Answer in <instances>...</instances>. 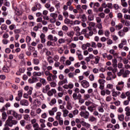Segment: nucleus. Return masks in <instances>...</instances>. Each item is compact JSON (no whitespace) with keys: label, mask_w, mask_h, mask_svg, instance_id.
I'll use <instances>...</instances> for the list:
<instances>
[{"label":"nucleus","mask_w":130,"mask_h":130,"mask_svg":"<svg viewBox=\"0 0 130 130\" xmlns=\"http://www.w3.org/2000/svg\"><path fill=\"white\" fill-rule=\"evenodd\" d=\"M33 62L34 64H36V66H37L39 64L40 61L39 60V59L37 58H35L33 59Z\"/></svg>","instance_id":"393cba45"},{"label":"nucleus","mask_w":130,"mask_h":130,"mask_svg":"<svg viewBox=\"0 0 130 130\" xmlns=\"http://www.w3.org/2000/svg\"><path fill=\"white\" fill-rule=\"evenodd\" d=\"M36 6L37 10H40L41 9V4L39 3H36Z\"/></svg>","instance_id":"ea45409f"},{"label":"nucleus","mask_w":130,"mask_h":130,"mask_svg":"<svg viewBox=\"0 0 130 130\" xmlns=\"http://www.w3.org/2000/svg\"><path fill=\"white\" fill-rule=\"evenodd\" d=\"M109 52L111 54H113V55H116V53H115V51L113 49H111L109 51Z\"/></svg>","instance_id":"052dcab7"},{"label":"nucleus","mask_w":130,"mask_h":130,"mask_svg":"<svg viewBox=\"0 0 130 130\" xmlns=\"http://www.w3.org/2000/svg\"><path fill=\"white\" fill-rule=\"evenodd\" d=\"M20 104L22 106H28L29 105V102L25 99L22 100L20 102Z\"/></svg>","instance_id":"0eeeda50"},{"label":"nucleus","mask_w":130,"mask_h":130,"mask_svg":"<svg viewBox=\"0 0 130 130\" xmlns=\"http://www.w3.org/2000/svg\"><path fill=\"white\" fill-rule=\"evenodd\" d=\"M73 29L76 32H80V27L79 26L74 27Z\"/></svg>","instance_id":"4d7b16f0"},{"label":"nucleus","mask_w":130,"mask_h":130,"mask_svg":"<svg viewBox=\"0 0 130 130\" xmlns=\"http://www.w3.org/2000/svg\"><path fill=\"white\" fill-rule=\"evenodd\" d=\"M26 121L24 120H21L20 121V123L21 125V126H25V123Z\"/></svg>","instance_id":"bf43d9fd"},{"label":"nucleus","mask_w":130,"mask_h":130,"mask_svg":"<svg viewBox=\"0 0 130 130\" xmlns=\"http://www.w3.org/2000/svg\"><path fill=\"white\" fill-rule=\"evenodd\" d=\"M123 74H124V70H121L120 72L117 73V75L118 77H120V76H121L122 75H123Z\"/></svg>","instance_id":"c03bdc74"},{"label":"nucleus","mask_w":130,"mask_h":130,"mask_svg":"<svg viewBox=\"0 0 130 130\" xmlns=\"http://www.w3.org/2000/svg\"><path fill=\"white\" fill-rule=\"evenodd\" d=\"M113 104L116 105V106H119L120 105V101H117L116 102H113Z\"/></svg>","instance_id":"e2e57ef3"},{"label":"nucleus","mask_w":130,"mask_h":130,"mask_svg":"<svg viewBox=\"0 0 130 130\" xmlns=\"http://www.w3.org/2000/svg\"><path fill=\"white\" fill-rule=\"evenodd\" d=\"M14 119L13 116H9L6 123H7L10 127H12L13 125H16L18 123V121Z\"/></svg>","instance_id":"f257e3e1"},{"label":"nucleus","mask_w":130,"mask_h":130,"mask_svg":"<svg viewBox=\"0 0 130 130\" xmlns=\"http://www.w3.org/2000/svg\"><path fill=\"white\" fill-rule=\"evenodd\" d=\"M98 110L99 112H101L102 113L104 112V109H103L102 107H99L98 108Z\"/></svg>","instance_id":"79ce46f5"},{"label":"nucleus","mask_w":130,"mask_h":130,"mask_svg":"<svg viewBox=\"0 0 130 130\" xmlns=\"http://www.w3.org/2000/svg\"><path fill=\"white\" fill-rule=\"evenodd\" d=\"M125 95H126V96H127V97H128V100L129 101H130V93H129V91H127L125 93Z\"/></svg>","instance_id":"774afa93"},{"label":"nucleus","mask_w":130,"mask_h":130,"mask_svg":"<svg viewBox=\"0 0 130 130\" xmlns=\"http://www.w3.org/2000/svg\"><path fill=\"white\" fill-rule=\"evenodd\" d=\"M1 30H7L8 29V25L3 24L1 25Z\"/></svg>","instance_id":"c756f323"},{"label":"nucleus","mask_w":130,"mask_h":130,"mask_svg":"<svg viewBox=\"0 0 130 130\" xmlns=\"http://www.w3.org/2000/svg\"><path fill=\"white\" fill-rule=\"evenodd\" d=\"M81 124H82V126H86V128H90V126L91 125L84 121H82L80 122Z\"/></svg>","instance_id":"f8f14e48"},{"label":"nucleus","mask_w":130,"mask_h":130,"mask_svg":"<svg viewBox=\"0 0 130 130\" xmlns=\"http://www.w3.org/2000/svg\"><path fill=\"white\" fill-rule=\"evenodd\" d=\"M41 74L42 73L41 72H35L32 73V75L34 77H41Z\"/></svg>","instance_id":"5701e85b"},{"label":"nucleus","mask_w":130,"mask_h":130,"mask_svg":"<svg viewBox=\"0 0 130 130\" xmlns=\"http://www.w3.org/2000/svg\"><path fill=\"white\" fill-rule=\"evenodd\" d=\"M77 11H79V13H83V9H82V6L80 5L76 6V7Z\"/></svg>","instance_id":"aec40b11"},{"label":"nucleus","mask_w":130,"mask_h":130,"mask_svg":"<svg viewBox=\"0 0 130 130\" xmlns=\"http://www.w3.org/2000/svg\"><path fill=\"white\" fill-rule=\"evenodd\" d=\"M63 15L66 18V19L69 18V12L67 11H64L63 12Z\"/></svg>","instance_id":"473e14b6"},{"label":"nucleus","mask_w":130,"mask_h":130,"mask_svg":"<svg viewBox=\"0 0 130 130\" xmlns=\"http://www.w3.org/2000/svg\"><path fill=\"white\" fill-rule=\"evenodd\" d=\"M28 90L29 91L27 92V94L28 95H31L32 94V91H33V88L30 87Z\"/></svg>","instance_id":"5fc2aeb1"},{"label":"nucleus","mask_w":130,"mask_h":130,"mask_svg":"<svg viewBox=\"0 0 130 130\" xmlns=\"http://www.w3.org/2000/svg\"><path fill=\"white\" fill-rule=\"evenodd\" d=\"M130 74V72L128 70H125L124 71V74H123V78H126V77H128V74Z\"/></svg>","instance_id":"412c9836"},{"label":"nucleus","mask_w":130,"mask_h":130,"mask_svg":"<svg viewBox=\"0 0 130 130\" xmlns=\"http://www.w3.org/2000/svg\"><path fill=\"white\" fill-rule=\"evenodd\" d=\"M49 90H50V86L49 85H47L45 87L43 88L42 92L43 93H44V94H46Z\"/></svg>","instance_id":"1a4fd4ad"},{"label":"nucleus","mask_w":130,"mask_h":130,"mask_svg":"<svg viewBox=\"0 0 130 130\" xmlns=\"http://www.w3.org/2000/svg\"><path fill=\"white\" fill-rule=\"evenodd\" d=\"M9 126V125L6 123V124L4 125V127L3 130H11V128Z\"/></svg>","instance_id":"c85d7f7f"},{"label":"nucleus","mask_w":130,"mask_h":130,"mask_svg":"<svg viewBox=\"0 0 130 130\" xmlns=\"http://www.w3.org/2000/svg\"><path fill=\"white\" fill-rule=\"evenodd\" d=\"M81 85L83 88H85V89L90 87V83L87 80H83L81 81Z\"/></svg>","instance_id":"20e7f679"},{"label":"nucleus","mask_w":130,"mask_h":130,"mask_svg":"<svg viewBox=\"0 0 130 130\" xmlns=\"http://www.w3.org/2000/svg\"><path fill=\"white\" fill-rule=\"evenodd\" d=\"M47 60L49 63H53V59H52L51 56H49L48 57H47Z\"/></svg>","instance_id":"a878e982"},{"label":"nucleus","mask_w":130,"mask_h":130,"mask_svg":"<svg viewBox=\"0 0 130 130\" xmlns=\"http://www.w3.org/2000/svg\"><path fill=\"white\" fill-rule=\"evenodd\" d=\"M48 40L50 41H53V42H56L57 41L58 39L56 37H53L52 35H49L48 36Z\"/></svg>","instance_id":"423d86ee"},{"label":"nucleus","mask_w":130,"mask_h":130,"mask_svg":"<svg viewBox=\"0 0 130 130\" xmlns=\"http://www.w3.org/2000/svg\"><path fill=\"white\" fill-rule=\"evenodd\" d=\"M125 114L126 116L125 117V119H126L127 116H130V107H126L125 109Z\"/></svg>","instance_id":"4468645a"},{"label":"nucleus","mask_w":130,"mask_h":130,"mask_svg":"<svg viewBox=\"0 0 130 130\" xmlns=\"http://www.w3.org/2000/svg\"><path fill=\"white\" fill-rule=\"evenodd\" d=\"M57 120L58 121L59 125H63V120H62V118L59 119Z\"/></svg>","instance_id":"864d4df0"},{"label":"nucleus","mask_w":130,"mask_h":130,"mask_svg":"<svg viewBox=\"0 0 130 130\" xmlns=\"http://www.w3.org/2000/svg\"><path fill=\"white\" fill-rule=\"evenodd\" d=\"M108 118H109V117L106 118V116H105V115H104L102 116V120L103 121H105L106 122H107V121H108Z\"/></svg>","instance_id":"4c0bfd02"},{"label":"nucleus","mask_w":130,"mask_h":130,"mask_svg":"<svg viewBox=\"0 0 130 130\" xmlns=\"http://www.w3.org/2000/svg\"><path fill=\"white\" fill-rule=\"evenodd\" d=\"M62 111L63 112V117H67V116H68V115L69 114V110H67V109H64L62 110Z\"/></svg>","instance_id":"f3484780"},{"label":"nucleus","mask_w":130,"mask_h":130,"mask_svg":"<svg viewBox=\"0 0 130 130\" xmlns=\"http://www.w3.org/2000/svg\"><path fill=\"white\" fill-rule=\"evenodd\" d=\"M57 35L58 36H60V37H63V31L62 30H59L58 31Z\"/></svg>","instance_id":"a19ab883"},{"label":"nucleus","mask_w":130,"mask_h":130,"mask_svg":"<svg viewBox=\"0 0 130 130\" xmlns=\"http://www.w3.org/2000/svg\"><path fill=\"white\" fill-rule=\"evenodd\" d=\"M118 35L120 36V37H123L124 36L125 34L123 30H121L118 32Z\"/></svg>","instance_id":"cd10ccee"},{"label":"nucleus","mask_w":130,"mask_h":130,"mask_svg":"<svg viewBox=\"0 0 130 130\" xmlns=\"http://www.w3.org/2000/svg\"><path fill=\"white\" fill-rule=\"evenodd\" d=\"M94 58H95L94 63L95 64H98V63H99V61L100 60V58L99 57V56H97Z\"/></svg>","instance_id":"7c9ffc66"},{"label":"nucleus","mask_w":130,"mask_h":130,"mask_svg":"<svg viewBox=\"0 0 130 130\" xmlns=\"http://www.w3.org/2000/svg\"><path fill=\"white\" fill-rule=\"evenodd\" d=\"M7 117H8V115H7V113L6 112H3L2 113V120L3 121H5L6 119H7Z\"/></svg>","instance_id":"a211bd4d"},{"label":"nucleus","mask_w":130,"mask_h":130,"mask_svg":"<svg viewBox=\"0 0 130 130\" xmlns=\"http://www.w3.org/2000/svg\"><path fill=\"white\" fill-rule=\"evenodd\" d=\"M65 24H67L68 25H74V21L70 20V19L66 18L64 20Z\"/></svg>","instance_id":"ddd939ff"},{"label":"nucleus","mask_w":130,"mask_h":130,"mask_svg":"<svg viewBox=\"0 0 130 130\" xmlns=\"http://www.w3.org/2000/svg\"><path fill=\"white\" fill-rule=\"evenodd\" d=\"M95 107L94 105L90 106L89 107H88L87 109L88 110L90 111V112H93L94 111V108H95Z\"/></svg>","instance_id":"b1692460"},{"label":"nucleus","mask_w":130,"mask_h":130,"mask_svg":"<svg viewBox=\"0 0 130 130\" xmlns=\"http://www.w3.org/2000/svg\"><path fill=\"white\" fill-rule=\"evenodd\" d=\"M76 55L78 56L79 60H82L83 59V55H82V52L80 50H77L76 52Z\"/></svg>","instance_id":"9b49d317"},{"label":"nucleus","mask_w":130,"mask_h":130,"mask_svg":"<svg viewBox=\"0 0 130 130\" xmlns=\"http://www.w3.org/2000/svg\"><path fill=\"white\" fill-rule=\"evenodd\" d=\"M15 118H17L18 120L22 119V114H17V115H16V117H15Z\"/></svg>","instance_id":"de8ad7c7"},{"label":"nucleus","mask_w":130,"mask_h":130,"mask_svg":"<svg viewBox=\"0 0 130 130\" xmlns=\"http://www.w3.org/2000/svg\"><path fill=\"white\" fill-rule=\"evenodd\" d=\"M62 30H63V31H65V32H68L69 30V27L66 25H63L62 26Z\"/></svg>","instance_id":"f704fd0d"},{"label":"nucleus","mask_w":130,"mask_h":130,"mask_svg":"<svg viewBox=\"0 0 130 130\" xmlns=\"http://www.w3.org/2000/svg\"><path fill=\"white\" fill-rule=\"evenodd\" d=\"M89 79L90 80V81H91V82H93V81L95 80V77L93 75H90L89 76Z\"/></svg>","instance_id":"58836bf2"},{"label":"nucleus","mask_w":130,"mask_h":130,"mask_svg":"<svg viewBox=\"0 0 130 130\" xmlns=\"http://www.w3.org/2000/svg\"><path fill=\"white\" fill-rule=\"evenodd\" d=\"M58 51L59 53H60V54H62V53H63V49H62V48L60 47L58 49Z\"/></svg>","instance_id":"6e6d98bb"},{"label":"nucleus","mask_w":130,"mask_h":130,"mask_svg":"<svg viewBox=\"0 0 130 130\" xmlns=\"http://www.w3.org/2000/svg\"><path fill=\"white\" fill-rule=\"evenodd\" d=\"M99 83L101 85H104L105 83V80L104 79H99Z\"/></svg>","instance_id":"37998d69"},{"label":"nucleus","mask_w":130,"mask_h":130,"mask_svg":"<svg viewBox=\"0 0 130 130\" xmlns=\"http://www.w3.org/2000/svg\"><path fill=\"white\" fill-rule=\"evenodd\" d=\"M50 7H51V5L50 4V3H47L45 5V7H46L47 10H48Z\"/></svg>","instance_id":"680f3d73"},{"label":"nucleus","mask_w":130,"mask_h":130,"mask_svg":"<svg viewBox=\"0 0 130 130\" xmlns=\"http://www.w3.org/2000/svg\"><path fill=\"white\" fill-rule=\"evenodd\" d=\"M91 47H93V48H97V45H96V43L94 42H91Z\"/></svg>","instance_id":"49530a36"},{"label":"nucleus","mask_w":130,"mask_h":130,"mask_svg":"<svg viewBox=\"0 0 130 130\" xmlns=\"http://www.w3.org/2000/svg\"><path fill=\"white\" fill-rule=\"evenodd\" d=\"M31 127H32V125H31V124H29L28 125H26L25 126V128L26 129H28V130L31 129Z\"/></svg>","instance_id":"69168bd1"},{"label":"nucleus","mask_w":130,"mask_h":130,"mask_svg":"<svg viewBox=\"0 0 130 130\" xmlns=\"http://www.w3.org/2000/svg\"><path fill=\"white\" fill-rule=\"evenodd\" d=\"M3 71L4 73H10V68L7 65H5L3 68Z\"/></svg>","instance_id":"2eb2a0df"},{"label":"nucleus","mask_w":130,"mask_h":130,"mask_svg":"<svg viewBox=\"0 0 130 130\" xmlns=\"http://www.w3.org/2000/svg\"><path fill=\"white\" fill-rule=\"evenodd\" d=\"M99 12H103V7H101L99 9L98 8V10L95 12V13H98Z\"/></svg>","instance_id":"09e8293b"},{"label":"nucleus","mask_w":130,"mask_h":130,"mask_svg":"<svg viewBox=\"0 0 130 130\" xmlns=\"http://www.w3.org/2000/svg\"><path fill=\"white\" fill-rule=\"evenodd\" d=\"M15 28H16V25L15 24H12L9 26V29H10V30H13V29H15Z\"/></svg>","instance_id":"0e129e2a"},{"label":"nucleus","mask_w":130,"mask_h":130,"mask_svg":"<svg viewBox=\"0 0 130 130\" xmlns=\"http://www.w3.org/2000/svg\"><path fill=\"white\" fill-rule=\"evenodd\" d=\"M99 7H100V4L98 2L96 3H94V6L93 7V12L95 13L96 11H98V8H99Z\"/></svg>","instance_id":"9d476101"},{"label":"nucleus","mask_w":130,"mask_h":130,"mask_svg":"<svg viewBox=\"0 0 130 130\" xmlns=\"http://www.w3.org/2000/svg\"><path fill=\"white\" fill-rule=\"evenodd\" d=\"M67 35L68 37H70V38H73L74 37V35H75V32L74 31L71 30L70 31H68L67 32Z\"/></svg>","instance_id":"dca6fc26"},{"label":"nucleus","mask_w":130,"mask_h":130,"mask_svg":"<svg viewBox=\"0 0 130 130\" xmlns=\"http://www.w3.org/2000/svg\"><path fill=\"white\" fill-rule=\"evenodd\" d=\"M23 118L25 120H28L29 118H30V116H29V115H28V114H25L24 115Z\"/></svg>","instance_id":"8fccbe9b"},{"label":"nucleus","mask_w":130,"mask_h":130,"mask_svg":"<svg viewBox=\"0 0 130 130\" xmlns=\"http://www.w3.org/2000/svg\"><path fill=\"white\" fill-rule=\"evenodd\" d=\"M42 87V84L41 83L38 82L36 84V89H39V88H41Z\"/></svg>","instance_id":"a18cd8bd"},{"label":"nucleus","mask_w":130,"mask_h":130,"mask_svg":"<svg viewBox=\"0 0 130 130\" xmlns=\"http://www.w3.org/2000/svg\"><path fill=\"white\" fill-rule=\"evenodd\" d=\"M73 98L74 101L79 100L80 98H82V94L81 93H78H78L74 92L73 94Z\"/></svg>","instance_id":"39448f33"},{"label":"nucleus","mask_w":130,"mask_h":130,"mask_svg":"<svg viewBox=\"0 0 130 130\" xmlns=\"http://www.w3.org/2000/svg\"><path fill=\"white\" fill-rule=\"evenodd\" d=\"M40 82L43 85H46V80H45L44 78H41Z\"/></svg>","instance_id":"bb28decb"},{"label":"nucleus","mask_w":130,"mask_h":130,"mask_svg":"<svg viewBox=\"0 0 130 130\" xmlns=\"http://www.w3.org/2000/svg\"><path fill=\"white\" fill-rule=\"evenodd\" d=\"M80 115L81 117H83L85 119H88L89 118V116H90V113L87 111H81L80 113Z\"/></svg>","instance_id":"7ed1b4c3"},{"label":"nucleus","mask_w":130,"mask_h":130,"mask_svg":"<svg viewBox=\"0 0 130 130\" xmlns=\"http://www.w3.org/2000/svg\"><path fill=\"white\" fill-rule=\"evenodd\" d=\"M122 27H123V25H122V24H119L118 25H116V28L118 30H120V29H121V28H122Z\"/></svg>","instance_id":"603ef678"},{"label":"nucleus","mask_w":130,"mask_h":130,"mask_svg":"<svg viewBox=\"0 0 130 130\" xmlns=\"http://www.w3.org/2000/svg\"><path fill=\"white\" fill-rule=\"evenodd\" d=\"M99 17L102 18V19H104L105 18V14L103 12L100 13L98 14Z\"/></svg>","instance_id":"c9c22d12"},{"label":"nucleus","mask_w":130,"mask_h":130,"mask_svg":"<svg viewBox=\"0 0 130 130\" xmlns=\"http://www.w3.org/2000/svg\"><path fill=\"white\" fill-rule=\"evenodd\" d=\"M58 42L59 44H62V43H64V42H66V41H64V39H60L58 40Z\"/></svg>","instance_id":"3c124183"},{"label":"nucleus","mask_w":130,"mask_h":130,"mask_svg":"<svg viewBox=\"0 0 130 130\" xmlns=\"http://www.w3.org/2000/svg\"><path fill=\"white\" fill-rule=\"evenodd\" d=\"M81 21H82V22H86V21H87V17H86V15H83L81 16Z\"/></svg>","instance_id":"e433bc0d"},{"label":"nucleus","mask_w":130,"mask_h":130,"mask_svg":"<svg viewBox=\"0 0 130 130\" xmlns=\"http://www.w3.org/2000/svg\"><path fill=\"white\" fill-rule=\"evenodd\" d=\"M68 87L69 89H73V88H74V84H73L72 82H70L68 84Z\"/></svg>","instance_id":"13d9d810"},{"label":"nucleus","mask_w":130,"mask_h":130,"mask_svg":"<svg viewBox=\"0 0 130 130\" xmlns=\"http://www.w3.org/2000/svg\"><path fill=\"white\" fill-rule=\"evenodd\" d=\"M113 7L115 10H118V9H119V6L118 4H114Z\"/></svg>","instance_id":"338daca9"},{"label":"nucleus","mask_w":130,"mask_h":130,"mask_svg":"<svg viewBox=\"0 0 130 130\" xmlns=\"http://www.w3.org/2000/svg\"><path fill=\"white\" fill-rule=\"evenodd\" d=\"M45 75L46 76H48L47 80L49 82L55 81V80H56V78H57V76H56V75H52V74L50 73V72L48 71H46L45 72Z\"/></svg>","instance_id":"f03ea898"},{"label":"nucleus","mask_w":130,"mask_h":130,"mask_svg":"<svg viewBox=\"0 0 130 130\" xmlns=\"http://www.w3.org/2000/svg\"><path fill=\"white\" fill-rule=\"evenodd\" d=\"M55 81H56V79H55ZM55 81H53L52 82L50 83L51 87H54L56 86V83Z\"/></svg>","instance_id":"2f4dec72"},{"label":"nucleus","mask_w":130,"mask_h":130,"mask_svg":"<svg viewBox=\"0 0 130 130\" xmlns=\"http://www.w3.org/2000/svg\"><path fill=\"white\" fill-rule=\"evenodd\" d=\"M61 116V112H57L56 113V119L57 120H58L59 119H61V117H60Z\"/></svg>","instance_id":"6ab92c4d"},{"label":"nucleus","mask_w":130,"mask_h":130,"mask_svg":"<svg viewBox=\"0 0 130 130\" xmlns=\"http://www.w3.org/2000/svg\"><path fill=\"white\" fill-rule=\"evenodd\" d=\"M50 16L51 18H53V19H56V18H57V14L56 13H51Z\"/></svg>","instance_id":"72a5a7b5"},{"label":"nucleus","mask_w":130,"mask_h":130,"mask_svg":"<svg viewBox=\"0 0 130 130\" xmlns=\"http://www.w3.org/2000/svg\"><path fill=\"white\" fill-rule=\"evenodd\" d=\"M118 118L120 121H123V119H124V115L123 114L118 115Z\"/></svg>","instance_id":"4be33fe9"},{"label":"nucleus","mask_w":130,"mask_h":130,"mask_svg":"<svg viewBox=\"0 0 130 130\" xmlns=\"http://www.w3.org/2000/svg\"><path fill=\"white\" fill-rule=\"evenodd\" d=\"M8 114H10V115H13L14 117H16L18 113L15 111L14 110H11L7 111Z\"/></svg>","instance_id":"6e6552de"}]
</instances>
